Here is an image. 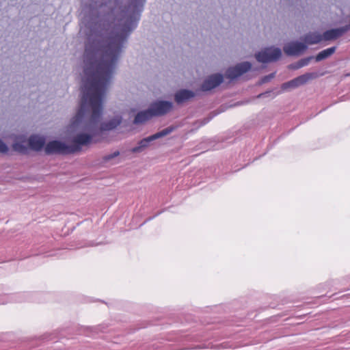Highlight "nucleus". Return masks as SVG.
Returning a JSON list of instances; mask_svg holds the SVG:
<instances>
[{
  "instance_id": "26",
  "label": "nucleus",
  "mask_w": 350,
  "mask_h": 350,
  "mask_svg": "<svg viewBox=\"0 0 350 350\" xmlns=\"http://www.w3.org/2000/svg\"><path fill=\"white\" fill-rule=\"evenodd\" d=\"M213 115L211 117H210V118H208V120H207L206 122H208L210 119H212V117H213Z\"/></svg>"
},
{
  "instance_id": "11",
  "label": "nucleus",
  "mask_w": 350,
  "mask_h": 350,
  "mask_svg": "<svg viewBox=\"0 0 350 350\" xmlns=\"http://www.w3.org/2000/svg\"><path fill=\"white\" fill-rule=\"evenodd\" d=\"M46 144L45 137L36 134L31 135L27 139L28 148L36 152L44 150Z\"/></svg>"
},
{
  "instance_id": "21",
  "label": "nucleus",
  "mask_w": 350,
  "mask_h": 350,
  "mask_svg": "<svg viewBox=\"0 0 350 350\" xmlns=\"http://www.w3.org/2000/svg\"><path fill=\"white\" fill-rule=\"evenodd\" d=\"M120 155V152L118 150L115 151L114 152L109 154H106L102 158V162L105 163L109 162V161L112 160L113 159L117 157Z\"/></svg>"
},
{
  "instance_id": "15",
  "label": "nucleus",
  "mask_w": 350,
  "mask_h": 350,
  "mask_svg": "<svg viewBox=\"0 0 350 350\" xmlns=\"http://www.w3.org/2000/svg\"><path fill=\"white\" fill-rule=\"evenodd\" d=\"M318 77L316 72H306L302 75H300L295 79L297 87H299L306 84L308 81L314 79Z\"/></svg>"
},
{
  "instance_id": "3",
  "label": "nucleus",
  "mask_w": 350,
  "mask_h": 350,
  "mask_svg": "<svg viewBox=\"0 0 350 350\" xmlns=\"http://www.w3.org/2000/svg\"><path fill=\"white\" fill-rule=\"evenodd\" d=\"M71 132L76 133L72 137V144L69 145L59 139H53L46 144L44 152L46 155L53 154H69L81 150L82 146H88L89 137L83 135L81 131L77 130L72 126V118L69 125Z\"/></svg>"
},
{
  "instance_id": "22",
  "label": "nucleus",
  "mask_w": 350,
  "mask_h": 350,
  "mask_svg": "<svg viewBox=\"0 0 350 350\" xmlns=\"http://www.w3.org/2000/svg\"><path fill=\"white\" fill-rule=\"evenodd\" d=\"M275 72H272V73H270L267 75L262 77L259 82V84H263V83H268L269 81H270L272 79H273L275 77Z\"/></svg>"
},
{
  "instance_id": "16",
  "label": "nucleus",
  "mask_w": 350,
  "mask_h": 350,
  "mask_svg": "<svg viewBox=\"0 0 350 350\" xmlns=\"http://www.w3.org/2000/svg\"><path fill=\"white\" fill-rule=\"evenodd\" d=\"M336 50V46H332L320 51L314 58L316 62H321L322 60L327 59L332 55H333Z\"/></svg>"
},
{
  "instance_id": "1",
  "label": "nucleus",
  "mask_w": 350,
  "mask_h": 350,
  "mask_svg": "<svg viewBox=\"0 0 350 350\" xmlns=\"http://www.w3.org/2000/svg\"><path fill=\"white\" fill-rule=\"evenodd\" d=\"M126 46L86 38L84 52V78L82 79L81 98L72 126L93 138L104 132L116 129L122 122V116L116 114L100 122L103 100L115 73L117 64Z\"/></svg>"
},
{
  "instance_id": "24",
  "label": "nucleus",
  "mask_w": 350,
  "mask_h": 350,
  "mask_svg": "<svg viewBox=\"0 0 350 350\" xmlns=\"http://www.w3.org/2000/svg\"><path fill=\"white\" fill-rule=\"evenodd\" d=\"M272 93V90H267L265 92L259 94L256 98H264L265 97H269L271 96V94Z\"/></svg>"
},
{
  "instance_id": "13",
  "label": "nucleus",
  "mask_w": 350,
  "mask_h": 350,
  "mask_svg": "<svg viewBox=\"0 0 350 350\" xmlns=\"http://www.w3.org/2000/svg\"><path fill=\"white\" fill-rule=\"evenodd\" d=\"M301 40L304 41V43L306 44V45L317 44L320 43L321 41H323L322 34L317 31L309 32L305 34L301 38Z\"/></svg>"
},
{
  "instance_id": "10",
  "label": "nucleus",
  "mask_w": 350,
  "mask_h": 350,
  "mask_svg": "<svg viewBox=\"0 0 350 350\" xmlns=\"http://www.w3.org/2000/svg\"><path fill=\"white\" fill-rule=\"evenodd\" d=\"M349 31L347 25H344L339 27L331 28L327 30H325L323 34V41H332L337 40L338 38L342 37L344 34Z\"/></svg>"
},
{
  "instance_id": "2",
  "label": "nucleus",
  "mask_w": 350,
  "mask_h": 350,
  "mask_svg": "<svg viewBox=\"0 0 350 350\" xmlns=\"http://www.w3.org/2000/svg\"><path fill=\"white\" fill-rule=\"evenodd\" d=\"M146 0H89L82 23L87 38L126 46Z\"/></svg>"
},
{
  "instance_id": "14",
  "label": "nucleus",
  "mask_w": 350,
  "mask_h": 350,
  "mask_svg": "<svg viewBox=\"0 0 350 350\" xmlns=\"http://www.w3.org/2000/svg\"><path fill=\"white\" fill-rule=\"evenodd\" d=\"M152 118V115L148 107L147 109L142 110L137 113L133 120V124L135 125L143 124Z\"/></svg>"
},
{
  "instance_id": "5",
  "label": "nucleus",
  "mask_w": 350,
  "mask_h": 350,
  "mask_svg": "<svg viewBox=\"0 0 350 350\" xmlns=\"http://www.w3.org/2000/svg\"><path fill=\"white\" fill-rule=\"evenodd\" d=\"M252 64L245 61L228 67L225 72V77L230 81H234L247 73L252 69Z\"/></svg>"
},
{
  "instance_id": "12",
  "label": "nucleus",
  "mask_w": 350,
  "mask_h": 350,
  "mask_svg": "<svg viewBox=\"0 0 350 350\" xmlns=\"http://www.w3.org/2000/svg\"><path fill=\"white\" fill-rule=\"evenodd\" d=\"M156 140L153 135L144 137L137 142V145L133 147L131 151L133 153H140L147 149L151 142Z\"/></svg>"
},
{
  "instance_id": "7",
  "label": "nucleus",
  "mask_w": 350,
  "mask_h": 350,
  "mask_svg": "<svg viewBox=\"0 0 350 350\" xmlns=\"http://www.w3.org/2000/svg\"><path fill=\"white\" fill-rule=\"evenodd\" d=\"M224 82V75L219 72L207 76L200 86L199 90L208 92L217 88Z\"/></svg>"
},
{
  "instance_id": "23",
  "label": "nucleus",
  "mask_w": 350,
  "mask_h": 350,
  "mask_svg": "<svg viewBox=\"0 0 350 350\" xmlns=\"http://www.w3.org/2000/svg\"><path fill=\"white\" fill-rule=\"evenodd\" d=\"M9 151L8 145L0 138V153L6 154Z\"/></svg>"
},
{
  "instance_id": "20",
  "label": "nucleus",
  "mask_w": 350,
  "mask_h": 350,
  "mask_svg": "<svg viewBox=\"0 0 350 350\" xmlns=\"http://www.w3.org/2000/svg\"><path fill=\"white\" fill-rule=\"evenodd\" d=\"M297 88V87L296 85V83H295V81H294V79H292L291 81L285 82V83H282L281 85V89L283 91L295 89Z\"/></svg>"
},
{
  "instance_id": "27",
  "label": "nucleus",
  "mask_w": 350,
  "mask_h": 350,
  "mask_svg": "<svg viewBox=\"0 0 350 350\" xmlns=\"http://www.w3.org/2000/svg\"><path fill=\"white\" fill-rule=\"evenodd\" d=\"M213 113H214L213 116H215V115L217 114L218 113H215V111H213Z\"/></svg>"
},
{
  "instance_id": "17",
  "label": "nucleus",
  "mask_w": 350,
  "mask_h": 350,
  "mask_svg": "<svg viewBox=\"0 0 350 350\" xmlns=\"http://www.w3.org/2000/svg\"><path fill=\"white\" fill-rule=\"evenodd\" d=\"M314 59V56H309L305 58H302L297 61V62L288 65V68L291 70H297L302 67L306 66L308 65L310 62Z\"/></svg>"
},
{
  "instance_id": "4",
  "label": "nucleus",
  "mask_w": 350,
  "mask_h": 350,
  "mask_svg": "<svg viewBox=\"0 0 350 350\" xmlns=\"http://www.w3.org/2000/svg\"><path fill=\"white\" fill-rule=\"evenodd\" d=\"M282 56V51L280 48L271 46L265 47L255 53L254 57L257 62L262 64H268L277 62Z\"/></svg>"
},
{
  "instance_id": "19",
  "label": "nucleus",
  "mask_w": 350,
  "mask_h": 350,
  "mask_svg": "<svg viewBox=\"0 0 350 350\" xmlns=\"http://www.w3.org/2000/svg\"><path fill=\"white\" fill-rule=\"evenodd\" d=\"M12 148L14 151L21 154H26L27 152V147L24 145L23 142H14L12 144Z\"/></svg>"
},
{
  "instance_id": "8",
  "label": "nucleus",
  "mask_w": 350,
  "mask_h": 350,
  "mask_svg": "<svg viewBox=\"0 0 350 350\" xmlns=\"http://www.w3.org/2000/svg\"><path fill=\"white\" fill-rule=\"evenodd\" d=\"M307 49L308 46L306 44L296 40L286 44L283 47V51L288 56H299Z\"/></svg>"
},
{
  "instance_id": "6",
  "label": "nucleus",
  "mask_w": 350,
  "mask_h": 350,
  "mask_svg": "<svg viewBox=\"0 0 350 350\" xmlns=\"http://www.w3.org/2000/svg\"><path fill=\"white\" fill-rule=\"evenodd\" d=\"M173 103L165 100H157L149 105L152 117H161L166 115L173 109Z\"/></svg>"
},
{
  "instance_id": "9",
  "label": "nucleus",
  "mask_w": 350,
  "mask_h": 350,
  "mask_svg": "<svg viewBox=\"0 0 350 350\" xmlns=\"http://www.w3.org/2000/svg\"><path fill=\"white\" fill-rule=\"evenodd\" d=\"M196 96V93L189 89L181 88L174 94V100L178 105L191 102Z\"/></svg>"
},
{
  "instance_id": "18",
  "label": "nucleus",
  "mask_w": 350,
  "mask_h": 350,
  "mask_svg": "<svg viewBox=\"0 0 350 350\" xmlns=\"http://www.w3.org/2000/svg\"><path fill=\"white\" fill-rule=\"evenodd\" d=\"M174 130H175V126H170L153 134V135L156 139H160L161 137H163L170 134Z\"/></svg>"
},
{
  "instance_id": "25",
  "label": "nucleus",
  "mask_w": 350,
  "mask_h": 350,
  "mask_svg": "<svg viewBox=\"0 0 350 350\" xmlns=\"http://www.w3.org/2000/svg\"><path fill=\"white\" fill-rule=\"evenodd\" d=\"M85 330L91 331V332H98V327H85Z\"/></svg>"
}]
</instances>
